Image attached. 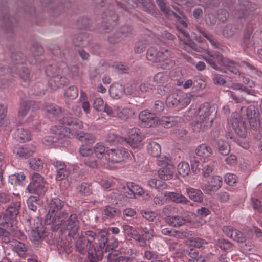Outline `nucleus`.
<instances>
[{"mask_svg":"<svg viewBox=\"0 0 262 262\" xmlns=\"http://www.w3.org/2000/svg\"><path fill=\"white\" fill-rule=\"evenodd\" d=\"M203 58L214 69L217 70H228L232 73L237 74L238 70L237 64L220 54L212 55L210 52L203 56Z\"/></svg>","mask_w":262,"mask_h":262,"instance_id":"1","label":"nucleus"},{"mask_svg":"<svg viewBox=\"0 0 262 262\" xmlns=\"http://www.w3.org/2000/svg\"><path fill=\"white\" fill-rule=\"evenodd\" d=\"M63 206V202L58 198H53L49 204V211L46 215L45 221L47 224H53L56 226L61 224L63 221V216L67 215L64 213H60L59 211Z\"/></svg>","mask_w":262,"mask_h":262,"instance_id":"2","label":"nucleus"},{"mask_svg":"<svg viewBox=\"0 0 262 262\" xmlns=\"http://www.w3.org/2000/svg\"><path fill=\"white\" fill-rule=\"evenodd\" d=\"M171 57L170 52L167 49H162L158 51L155 48H149L147 52V58L153 62H161V67L163 69H169L172 67L174 62L169 59Z\"/></svg>","mask_w":262,"mask_h":262,"instance_id":"3","label":"nucleus"},{"mask_svg":"<svg viewBox=\"0 0 262 262\" xmlns=\"http://www.w3.org/2000/svg\"><path fill=\"white\" fill-rule=\"evenodd\" d=\"M210 108L208 104H203L199 108L195 120L193 122V129L196 132L203 131L211 126Z\"/></svg>","mask_w":262,"mask_h":262,"instance_id":"4","label":"nucleus"},{"mask_svg":"<svg viewBox=\"0 0 262 262\" xmlns=\"http://www.w3.org/2000/svg\"><path fill=\"white\" fill-rule=\"evenodd\" d=\"M20 203L16 202L12 203L7 208L5 215H0V225L6 228L13 227L12 221L16 220L19 213Z\"/></svg>","mask_w":262,"mask_h":262,"instance_id":"5","label":"nucleus"},{"mask_svg":"<svg viewBox=\"0 0 262 262\" xmlns=\"http://www.w3.org/2000/svg\"><path fill=\"white\" fill-rule=\"evenodd\" d=\"M129 152L124 148H117L106 150L105 159L110 162L121 163L125 161L129 156Z\"/></svg>","mask_w":262,"mask_h":262,"instance_id":"6","label":"nucleus"},{"mask_svg":"<svg viewBox=\"0 0 262 262\" xmlns=\"http://www.w3.org/2000/svg\"><path fill=\"white\" fill-rule=\"evenodd\" d=\"M144 136L141 131L136 128H132L129 132L128 138L124 140L133 149H140L144 146Z\"/></svg>","mask_w":262,"mask_h":262,"instance_id":"7","label":"nucleus"},{"mask_svg":"<svg viewBox=\"0 0 262 262\" xmlns=\"http://www.w3.org/2000/svg\"><path fill=\"white\" fill-rule=\"evenodd\" d=\"M191 96V95L189 93L184 95L172 93L167 97L166 104L170 108L177 107L179 104L182 106H185L190 102Z\"/></svg>","mask_w":262,"mask_h":262,"instance_id":"8","label":"nucleus"},{"mask_svg":"<svg viewBox=\"0 0 262 262\" xmlns=\"http://www.w3.org/2000/svg\"><path fill=\"white\" fill-rule=\"evenodd\" d=\"M85 236L87 239V246L88 247V254L91 259H101V250H96L95 247V241L96 239L97 235L95 232L91 230H88L85 232Z\"/></svg>","mask_w":262,"mask_h":262,"instance_id":"9","label":"nucleus"},{"mask_svg":"<svg viewBox=\"0 0 262 262\" xmlns=\"http://www.w3.org/2000/svg\"><path fill=\"white\" fill-rule=\"evenodd\" d=\"M62 216L63 221L61 224L58 226L61 225L62 229L68 231V235L69 236H74L77 234L79 227V223L77 220V215L71 214L66 221H64L66 218L64 216Z\"/></svg>","mask_w":262,"mask_h":262,"instance_id":"10","label":"nucleus"},{"mask_svg":"<svg viewBox=\"0 0 262 262\" xmlns=\"http://www.w3.org/2000/svg\"><path fill=\"white\" fill-rule=\"evenodd\" d=\"M61 123L63 125L69 126L68 129L63 128V130L59 131L58 134L64 136L70 137V129L77 130L82 127V123L79 120L72 118L70 116L64 117L61 120Z\"/></svg>","mask_w":262,"mask_h":262,"instance_id":"11","label":"nucleus"},{"mask_svg":"<svg viewBox=\"0 0 262 262\" xmlns=\"http://www.w3.org/2000/svg\"><path fill=\"white\" fill-rule=\"evenodd\" d=\"M45 185L43 178L39 174L35 173L32 176V181L27 187V189L30 193L42 194L44 192Z\"/></svg>","mask_w":262,"mask_h":262,"instance_id":"12","label":"nucleus"},{"mask_svg":"<svg viewBox=\"0 0 262 262\" xmlns=\"http://www.w3.org/2000/svg\"><path fill=\"white\" fill-rule=\"evenodd\" d=\"M31 102H25L20 104L18 117L21 120L23 123L31 121L34 117V113L31 110Z\"/></svg>","mask_w":262,"mask_h":262,"instance_id":"13","label":"nucleus"},{"mask_svg":"<svg viewBox=\"0 0 262 262\" xmlns=\"http://www.w3.org/2000/svg\"><path fill=\"white\" fill-rule=\"evenodd\" d=\"M24 61L25 59L21 58L20 56H15L13 58V68L17 71L22 80L27 81L29 80L30 73L28 69L23 65Z\"/></svg>","mask_w":262,"mask_h":262,"instance_id":"14","label":"nucleus"},{"mask_svg":"<svg viewBox=\"0 0 262 262\" xmlns=\"http://www.w3.org/2000/svg\"><path fill=\"white\" fill-rule=\"evenodd\" d=\"M139 117L142 122L143 125L146 127H155L159 123L158 118L148 110L142 111L139 114Z\"/></svg>","mask_w":262,"mask_h":262,"instance_id":"15","label":"nucleus"},{"mask_svg":"<svg viewBox=\"0 0 262 262\" xmlns=\"http://www.w3.org/2000/svg\"><path fill=\"white\" fill-rule=\"evenodd\" d=\"M138 230L141 232V234L138 233V238H136L135 241L137 242L139 246L145 247L147 245V242L152 239L154 231L147 227H140Z\"/></svg>","mask_w":262,"mask_h":262,"instance_id":"16","label":"nucleus"},{"mask_svg":"<svg viewBox=\"0 0 262 262\" xmlns=\"http://www.w3.org/2000/svg\"><path fill=\"white\" fill-rule=\"evenodd\" d=\"M222 179L218 176H214L209 179L207 183L203 184L201 187L205 192L217 190L222 186Z\"/></svg>","mask_w":262,"mask_h":262,"instance_id":"17","label":"nucleus"},{"mask_svg":"<svg viewBox=\"0 0 262 262\" xmlns=\"http://www.w3.org/2000/svg\"><path fill=\"white\" fill-rule=\"evenodd\" d=\"M36 224L35 227L31 228L30 238L35 245H38L39 242L43 238L44 230L38 219Z\"/></svg>","mask_w":262,"mask_h":262,"instance_id":"18","label":"nucleus"},{"mask_svg":"<svg viewBox=\"0 0 262 262\" xmlns=\"http://www.w3.org/2000/svg\"><path fill=\"white\" fill-rule=\"evenodd\" d=\"M240 8L238 11V15L239 17H246L250 13V12L253 11L255 7L253 6L249 1H240Z\"/></svg>","mask_w":262,"mask_h":262,"instance_id":"19","label":"nucleus"},{"mask_svg":"<svg viewBox=\"0 0 262 262\" xmlns=\"http://www.w3.org/2000/svg\"><path fill=\"white\" fill-rule=\"evenodd\" d=\"M96 238L98 240V243H95L96 245H98L99 248L96 250H101V258L103 257V252L106 244L107 242V231L106 229H102L99 232V234L97 235Z\"/></svg>","mask_w":262,"mask_h":262,"instance_id":"20","label":"nucleus"},{"mask_svg":"<svg viewBox=\"0 0 262 262\" xmlns=\"http://www.w3.org/2000/svg\"><path fill=\"white\" fill-rule=\"evenodd\" d=\"M174 172V165H169L168 167L161 168L158 171V176L162 180L167 181L173 177Z\"/></svg>","mask_w":262,"mask_h":262,"instance_id":"21","label":"nucleus"},{"mask_svg":"<svg viewBox=\"0 0 262 262\" xmlns=\"http://www.w3.org/2000/svg\"><path fill=\"white\" fill-rule=\"evenodd\" d=\"M186 194L191 200L202 202L203 200V194L202 191L197 189L188 187L186 189Z\"/></svg>","mask_w":262,"mask_h":262,"instance_id":"22","label":"nucleus"},{"mask_svg":"<svg viewBox=\"0 0 262 262\" xmlns=\"http://www.w3.org/2000/svg\"><path fill=\"white\" fill-rule=\"evenodd\" d=\"M165 222L172 227H179L186 223V220L184 217L179 215H168L165 217Z\"/></svg>","mask_w":262,"mask_h":262,"instance_id":"23","label":"nucleus"},{"mask_svg":"<svg viewBox=\"0 0 262 262\" xmlns=\"http://www.w3.org/2000/svg\"><path fill=\"white\" fill-rule=\"evenodd\" d=\"M111 96L114 99L121 98L124 93V86L119 83L113 84L109 90Z\"/></svg>","mask_w":262,"mask_h":262,"instance_id":"24","label":"nucleus"},{"mask_svg":"<svg viewBox=\"0 0 262 262\" xmlns=\"http://www.w3.org/2000/svg\"><path fill=\"white\" fill-rule=\"evenodd\" d=\"M127 189L130 191L127 194V197L133 198L135 196L136 194L142 196L144 194V190L138 185L132 182H129L127 184Z\"/></svg>","mask_w":262,"mask_h":262,"instance_id":"25","label":"nucleus"},{"mask_svg":"<svg viewBox=\"0 0 262 262\" xmlns=\"http://www.w3.org/2000/svg\"><path fill=\"white\" fill-rule=\"evenodd\" d=\"M115 111L116 113V117L122 120H127L132 117L134 114V111L128 107L121 108L118 106H115Z\"/></svg>","mask_w":262,"mask_h":262,"instance_id":"26","label":"nucleus"},{"mask_svg":"<svg viewBox=\"0 0 262 262\" xmlns=\"http://www.w3.org/2000/svg\"><path fill=\"white\" fill-rule=\"evenodd\" d=\"M180 119L177 116L176 117H165L163 116L159 120V124H161L165 128H170L175 125Z\"/></svg>","mask_w":262,"mask_h":262,"instance_id":"27","label":"nucleus"},{"mask_svg":"<svg viewBox=\"0 0 262 262\" xmlns=\"http://www.w3.org/2000/svg\"><path fill=\"white\" fill-rule=\"evenodd\" d=\"M15 138L19 142H26L31 140V134L27 129L18 128L15 133Z\"/></svg>","mask_w":262,"mask_h":262,"instance_id":"28","label":"nucleus"},{"mask_svg":"<svg viewBox=\"0 0 262 262\" xmlns=\"http://www.w3.org/2000/svg\"><path fill=\"white\" fill-rule=\"evenodd\" d=\"M168 199L177 203L187 204L189 201L183 194L173 192H167Z\"/></svg>","mask_w":262,"mask_h":262,"instance_id":"29","label":"nucleus"},{"mask_svg":"<svg viewBox=\"0 0 262 262\" xmlns=\"http://www.w3.org/2000/svg\"><path fill=\"white\" fill-rule=\"evenodd\" d=\"M241 114L244 117L250 120H253V119L256 120L258 116V113L252 106L247 108L242 107Z\"/></svg>","mask_w":262,"mask_h":262,"instance_id":"30","label":"nucleus"},{"mask_svg":"<svg viewBox=\"0 0 262 262\" xmlns=\"http://www.w3.org/2000/svg\"><path fill=\"white\" fill-rule=\"evenodd\" d=\"M126 140V138H123L118 136L114 133H109L106 137V141L111 145L122 143Z\"/></svg>","mask_w":262,"mask_h":262,"instance_id":"31","label":"nucleus"},{"mask_svg":"<svg viewBox=\"0 0 262 262\" xmlns=\"http://www.w3.org/2000/svg\"><path fill=\"white\" fill-rule=\"evenodd\" d=\"M196 154L200 157H207L211 155L212 150L208 145L202 144L196 149Z\"/></svg>","mask_w":262,"mask_h":262,"instance_id":"32","label":"nucleus"},{"mask_svg":"<svg viewBox=\"0 0 262 262\" xmlns=\"http://www.w3.org/2000/svg\"><path fill=\"white\" fill-rule=\"evenodd\" d=\"M149 154L154 157H157L161 154V147L159 144L155 142H150L147 147Z\"/></svg>","mask_w":262,"mask_h":262,"instance_id":"33","label":"nucleus"},{"mask_svg":"<svg viewBox=\"0 0 262 262\" xmlns=\"http://www.w3.org/2000/svg\"><path fill=\"white\" fill-rule=\"evenodd\" d=\"M104 214L107 217L113 218L120 216L121 214V212L118 208L107 205L104 209Z\"/></svg>","mask_w":262,"mask_h":262,"instance_id":"34","label":"nucleus"},{"mask_svg":"<svg viewBox=\"0 0 262 262\" xmlns=\"http://www.w3.org/2000/svg\"><path fill=\"white\" fill-rule=\"evenodd\" d=\"M93 154L98 159H101L104 156L105 157V148L104 145L101 143H97L93 148Z\"/></svg>","mask_w":262,"mask_h":262,"instance_id":"35","label":"nucleus"},{"mask_svg":"<svg viewBox=\"0 0 262 262\" xmlns=\"http://www.w3.org/2000/svg\"><path fill=\"white\" fill-rule=\"evenodd\" d=\"M43 111L48 114L53 116H56L61 113V108L53 104H45L43 106Z\"/></svg>","mask_w":262,"mask_h":262,"instance_id":"36","label":"nucleus"},{"mask_svg":"<svg viewBox=\"0 0 262 262\" xmlns=\"http://www.w3.org/2000/svg\"><path fill=\"white\" fill-rule=\"evenodd\" d=\"M77 138L81 142L86 144H92L95 141L94 136L87 133H80L77 134Z\"/></svg>","mask_w":262,"mask_h":262,"instance_id":"37","label":"nucleus"},{"mask_svg":"<svg viewBox=\"0 0 262 262\" xmlns=\"http://www.w3.org/2000/svg\"><path fill=\"white\" fill-rule=\"evenodd\" d=\"M230 122L235 132L242 136L243 134H240L239 131H242V129H244V127L243 123L240 119L235 118V115H233L232 118L230 120Z\"/></svg>","mask_w":262,"mask_h":262,"instance_id":"38","label":"nucleus"},{"mask_svg":"<svg viewBox=\"0 0 262 262\" xmlns=\"http://www.w3.org/2000/svg\"><path fill=\"white\" fill-rule=\"evenodd\" d=\"M63 78L59 76H55L52 77L49 82L51 88L56 90L63 85Z\"/></svg>","mask_w":262,"mask_h":262,"instance_id":"39","label":"nucleus"},{"mask_svg":"<svg viewBox=\"0 0 262 262\" xmlns=\"http://www.w3.org/2000/svg\"><path fill=\"white\" fill-rule=\"evenodd\" d=\"M3 227H4V226H3ZM5 228L7 229V230H9V231H6V229H4L3 228H0V236H7L8 234L10 232L11 234H13V235L14 236V237H18V238H23L24 237V235L19 231H13L14 230V228H12V227H9V229H7L5 227Z\"/></svg>","mask_w":262,"mask_h":262,"instance_id":"40","label":"nucleus"},{"mask_svg":"<svg viewBox=\"0 0 262 262\" xmlns=\"http://www.w3.org/2000/svg\"><path fill=\"white\" fill-rule=\"evenodd\" d=\"M148 185L151 188L157 189H163L166 188L167 185L161 180L156 179H151L148 181Z\"/></svg>","mask_w":262,"mask_h":262,"instance_id":"41","label":"nucleus"},{"mask_svg":"<svg viewBox=\"0 0 262 262\" xmlns=\"http://www.w3.org/2000/svg\"><path fill=\"white\" fill-rule=\"evenodd\" d=\"M178 171L182 177L187 176L190 172V167L188 163L181 162L178 165Z\"/></svg>","mask_w":262,"mask_h":262,"instance_id":"42","label":"nucleus"},{"mask_svg":"<svg viewBox=\"0 0 262 262\" xmlns=\"http://www.w3.org/2000/svg\"><path fill=\"white\" fill-rule=\"evenodd\" d=\"M25 178L24 174L21 172L12 174L9 177V182L13 185H19L24 180Z\"/></svg>","mask_w":262,"mask_h":262,"instance_id":"43","label":"nucleus"},{"mask_svg":"<svg viewBox=\"0 0 262 262\" xmlns=\"http://www.w3.org/2000/svg\"><path fill=\"white\" fill-rule=\"evenodd\" d=\"M190 256L189 262H205V258L200 255L198 251L191 249L188 252Z\"/></svg>","mask_w":262,"mask_h":262,"instance_id":"44","label":"nucleus"},{"mask_svg":"<svg viewBox=\"0 0 262 262\" xmlns=\"http://www.w3.org/2000/svg\"><path fill=\"white\" fill-rule=\"evenodd\" d=\"M84 164L88 167L95 168L100 165L101 162L100 159H98L97 158L96 159L94 158V156H90L84 160Z\"/></svg>","mask_w":262,"mask_h":262,"instance_id":"45","label":"nucleus"},{"mask_svg":"<svg viewBox=\"0 0 262 262\" xmlns=\"http://www.w3.org/2000/svg\"><path fill=\"white\" fill-rule=\"evenodd\" d=\"M122 228L125 234L130 236L135 240L138 238V232L135 228L128 225H123Z\"/></svg>","mask_w":262,"mask_h":262,"instance_id":"46","label":"nucleus"},{"mask_svg":"<svg viewBox=\"0 0 262 262\" xmlns=\"http://www.w3.org/2000/svg\"><path fill=\"white\" fill-rule=\"evenodd\" d=\"M14 152L18 155L19 157L26 158L29 157L31 152L29 151L26 147H17L14 150Z\"/></svg>","mask_w":262,"mask_h":262,"instance_id":"47","label":"nucleus"},{"mask_svg":"<svg viewBox=\"0 0 262 262\" xmlns=\"http://www.w3.org/2000/svg\"><path fill=\"white\" fill-rule=\"evenodd\" d=\"M218 148L220 153L223 155H227L230 151L229 145L227 142L220 141L218 143Z\"/></svg>","mask_w":262,"mask_h":262,"instance_id":"48","label":"nucleus"},{"mask_svg":"<svg viewBox=\"0 0 262 262\" xmlns=\"http://www.w3.org/2000/svg\"><path fill=\"white\" fill-rule=\"evenodd\" d=\"M168 199V195L167 193H161L156 195L154 199V202L158 205H162Z\"/></svg>","mask_w":262,"mask_h":262,"instance_id":"49","label":"nucleus"},{"mask_svg":"<svg viewBox=\"0 0 262 262\" xmlns=\"http://www.w3.org/2000/svg\"><path fill=\"white\" fill-rule=\"evenodd\" d=\"M157 164L161 168L168 167L169 165H173L171 160L166 156L159 157L157 161Z\"/></svg>","mask_w":262,"mask_h":262,"instance_id":"50","label":"nucleus"},{"mask_svg":"<svg viewBox=\"0 0 262 262\" xmlns=\"http://www.w3.org/2000/svg\"><path fill=\"white\" fill-rule=\"evenodd\" d=\"M64 95L70 99H74L78 96L77 89L74 86H70L66 90Z\"/></svg>","mask_w":262,"mask_h":262,"instance_id":"51","label":"nucleus"},{"mask_svg":"<svg viewBox=\"0 0 262 262\" xmlns=\"http://www.w3.org/2000/svg\"><path fill=\"white\" fill-rule=\"evenodd\" d=\"M161 10L167 15L171 16L173 15L175 16V14L173 13L168 8H166L164 0H156Z\"/></svg>","mask_w":262,"mask_h":262,"instance_id":"52","label":"nucleus"},{"mask_svg":"<svg viewBox=\"0 0 262 262\" xmlns=\"http://www.w3.org/2000/svg\"><path fill=\"white\" fill-rule=\"evenodd\" d=\"M14 246L16 252L19 255H24V252L27 250L26 247L25 246L24 244L17 241L14 242Z\"/></svg>","mask_w":262,"mask_h":262,"instance_id":"53","label":"nucleus"},{"mask_svg":"<svg viewBox=\"0 0 262 262\" xmlns=\"http://www.w3.org/2000/svg\"><path fill=\"white\" fill-rule=\"evenodd\" d=\"M79 152L80 155L84 157H90L93 155V149L91 148L88 146L82 145L79 149Z\"/></svg>","mask_w":262,"mask_h":262,"instance_id":"54","label":"nucleus"},{"mask_svg":"<svg viewBox=\"0 0 262 262\" xmlns=\"http://www.w3.org/2000/svg\"><path fill=\"white\" fill-rule=\"evenodd\" d=\"M30 165L34 170H39L42 167V162L39 158L32 159L30 161Z\"/></svg>","mask_w":262,"mask_h":262,"instance_id":"55","label":"nucleus"},{"mask_svg":"<svg viewBox=\"0 0 262 262\" xmlns=\"http://www.w3.org/2000/svg\"><path fill=\"white\" fill-rule=\"evenodd\" d=\"M155 88L154 86L148 82H143L139 86L140 91L142 93L150 92Z\"/></svg>","mask_w":262,"mask_h":262,"instance_id":"56","label":"nucleus"},{"mask_svg":"<svg viewBox=\"0 0 262 262\" xmlns=\"http://www.w3.org/2000/svg\"><path fill=\"white\" fill-rule=\"evenodd\" d=\"M231 238L239 243H244L246 241L245 237L243 236L242 233L236 229L234 230Z\"/></svg>","mask_w":262,"mask_h":262,"instance_id":"57","label":"nucleus"},{"mask_svg":"<svg viewBox=\"0 0 262 262\" xmlns=\"http://www.w3.org/2000/svg\"><path fill=\"white\" fill-rule=\"evenodd\" d=\"M93 106L94 108L97 111H102L104 106L103 100L100 98H96L94 100Z\"/></svg>","mask_w":262,"mask_h":262,"instance_id":"58","label":"nucleus"},{"mask_svg":"<svg viewBox=\"0 0 262 262\" xmlns=\"http://www.w3.org/2000/svg\"><path fill=\"white\" fill-rule=\"evenodd\" d=\"M225 182L229 185H233L237 181V177L233 173H227L224 178Z\"/></svg>","mask_w":262,"mask_h":262,"instance_id":"59","label":"nucleus"},{"mask_svg":"<svg viewBox=\"0 0 262 262\" xmlns=\"http://www.w3.org/2000/svg\"><path fill=\"white\" fill-rule=\"evenodd\" d=\"M234 33V29L231 25H226L223 31V34L226 37L232 36Z\"/></svg>","mask_w":262,"mask_h":262,"instance_id":"60","label":"nucleus"},{"mask_svg":"<svg viewBox=\"0 0 262 262\" xmlns=\"http://www.w3.org/2000/svg\"><path fill=\"white\" fill-rule=\"evenodd\" d=\"M6 113L7 107L3 105H0V127L5 124Z\"/></svg>","mask_w":262,"mask_h":262,"instance_id":"61","label":"nucleus"},{"mask_svg":"<svg viewBox=\"0 0 262 262\" xmlns=\"http://www.w3.org/2000/svg\"><path fill=\"white\" fill-rule=\"evenodd\" d=\"M167 79V75L163 72L158 73L154 77V81L157 83H164Z\"/></svg>","mask_w":262,"mask_h":262,"instance_id":"62","label":"nucleus"},{"mask_svg":"<svg viewBox=\"0 0 262 262\" xmlns=\"http://www.w3.org/2000/svg\"><path fill=\"white\" fill-rule=\"evenodd\" d=\"M204 243V240L198 237L192 238L189 241V244L190 246L197 248L202 247Z\"/></svg>","mask_w":262,"mask_h":262,"instance_id":"63","label":"nucleus"},{"mask_svg":"<svg viewBox=\"0 0 262 262\" xmlns=\"http://www.w3.org/2000/svg\"><path fill=\"white\" fill-rule=\"evenodd\" d=\"M252 204L254 210L259 212H262V203L257 199H252Z\"/></svg>","mask_w":262,"mask_h":262,"instance_id":"64","label":"nucleus"}]
</instances>
